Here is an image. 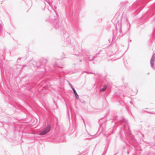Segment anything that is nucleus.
I'll return each instance as SVG.
<instances>
[{"mask_svg": "<svg viewBox=\"0 0 155 155\" xmlns=\"http://www.w3.org/2000/svg\"><path fill=\"white\" fill-rule=\"evenodd\" d=\"M72 90L73 91L74 94L75 95L76 99H78L79 98V96L78 94L77 93L75 89L74 88H72Z\"/></svg>", "mask_w": 155, "mask_h": 155, "instance_id": "7", "label": "nucleus"}, {"mask_svg": "<svg viewBox=\"0 0 155 155\" xmlns=\"http://www.w3.org/2000/svg\"><path fill=\"white\" fill-rule=\"evenodd\" d=\"M81 60H80V61L81 62Z\"/></svg>", "mask_w": 155, "mask_h": 155, "instance_id": "24", "label": "nucleus"}, {"mask_svg": "<svg viewBox=\"0 0 155 155\" xmlns=\"http://www.w3.org/2000/svg\"><path fill=\"white\" fill-rule=\"evenodd\" d=\"M125 131H126V130L125 131ZM125 133H126V132H125Z\"/></svg>", "mask_w": 155, "mask_h": 155, "instance_id": "26", "label": "nucleus"}, {"mask_svg": "<svg viewBox=\"0 0 155 155\" xmlns=\"http://www.w3.org/2000/svg\"><path fill=\"white\" fill-rule=\"evenodd\" d=\"M86 73L87 74H93V73H92L91 72H86Z\"/></svg>", "mask_w": 155, "mask_h": 155, "instance_id": "13", "label": "nucleus"}, {"mask_svg": "<svg viewBox=\"0 0 155 155\" xmlns=\"http://www.w3.org/2000/svg\"><path fill=\"white\" fill-rule=\"evenodd\" d=\"M33 65L35 67H39V64H38L37 62L34 61L33 63Z\"/></svg>", "mask_w": 155, "mask_h": 155, "instance_id": "9", "label": "nucleus"}, {"mask_svg": "<svg viewBox=\"0 0 155 155\" xmlns=\"http://www.w3.org/2000/svg\"><path fill=\"white\" fill-rule=\"evenodd\" d=\"M96 58V56H94V57H92V58L91 59L90 58L91 57H87V58L88 60L89 61H91L92 60H94V58Z\"/></svg>", "mask_w": 155, "mask_h": 155, "instance_id": "8", "label": "nucleus"}, {"mask_svg": "<svg viewBox=\"0 0 155 155\" xmlns=\"http://www.w3.org/2000/svg\"><path fill=\"white\" fill-rule=\"evenodd\" d=\"M53 25L54 26V27L56 29L60 28L61 26V25H60L58 23H57V21H54L53 23Z\"/></svg>", "mask_w": 155, "mask_h": 155, "instance_id": "6", "label": "nucleus"}, {"mask_svg": "<svg viewBox=\"0 0 155 155\" xmlns=\"http://www.w3.org/2000/svg\"><path fill=\"white\" fill-rule=\"evenodd\" d=\"M70 40V39H69V38H67V40H68H68Z\"/></svg>", "mask_w": 155, "mask_h": 155, "instance_id": "17", "label": "nucleus"}, {"mask_svg": "<svg viewBox=\"0 0 155 155\" xmlns=\"http://www.w3.org/2000/svg\"><path fill=\"white\" fill-rule=\"evenodd\" d=\"M51 129V125L50 124L48 125L43 130L39 133V135L41 136L45 135L50 131Z\"/></svg>", "mask_w": 155, "mask_h": 155, "instance_id": "2", "label": "nucleus"}, {"mask_svg": "<svg viewBox=\"0 0 155 155\" xmlns=\"http://www.w3.org/2000/svg\"><path fill=\"white\" fill-rule=\"evenodd\" d=\"M47 2L48 3V4H49V5L51 7V4L49 3V2Z\"/></svg>", "mask_w": 155, "mask_h": 155, "instance_id": "15", "label": "nucleus"}, {"mask_svg": "<svg viewBox=\"0 0 155 155\" xmlns=\"http://www.w3.org/2000/svg\"><path fill=\"white\" fill-rule=\"evenodd\" d=\"M150 114H153V113H152V112H150Z\"/></svg>", "mask_w": 155, "mask_h": 155, "instance_id": "21", "label": "nucleus"}, {"mask_svg": "<svg viewBox=\"0 0 155 155\" xmlns=\"http://www.w3.org/2000/svg\"><path fill=\"white\" fill-rule=\"evenodd\" d=\"M117 26L119 27V31H115L113 33V35L116 36L117 38L120 37L124 35L130 28V25L128 19L126 17H123L121 20V22H118L116 25Z\"/></svg>", "mask_w": 155, "mask_h": 155, "instance_id": "1", "label": "nucleus"}, {"mask_svg": "<svg viewBox=\"0 0 155 155\" xmlns=\"http://www.w3.org/2000/svg\"><path fill=\"white\" fill-rule=\"evenodd\" d=\"M69 85L71 87V86H72L70 84H69Z\"/></svg>", "mask_w": 155, "mask_h": 155, "instance_id": "20", "label": "nucleus"}, {"mask_svg": "<svg viewBox=\"0 0 155 155\" xmlns=\"http://www.w3.org/2000/svg\"><path fill=\"white\" fill-rule=\"evenodd\" d=\"M155 60V54L152 55L150 61V64L151 68L154 70H155V66L154 65V63Z\"/></svg>", "mask_w": 155, "mask_h": 155, "instance_id": "4", "label": "nucleus"}, {"mask_svg": "<svg viewBox=\"0 0 155 155\" xmlns=\"http://www.w3.org/2000/svg\"><path fill=\"white\" fill-rule=\"evenodd\" d=\"M142 136H143V137H144V135H143V134H142Z\"/></svg>", "mask_w": 155, "mask_h": 155, "instance_id": "22", "label": "nucleus"}, {"mask_svg": "<svg viewBox=\"0 0 155 155\" xmlns=\"http://www.w3.org/2000/svg\"><path fill=\"white\" fill-rule=\"evenodd\" d=\"M58 67H60L61 68H63L64 67V66L63 65H61V64H58L57 63H56L55 64Z\"/></svg>", "mask_w": 155, "mask_h": 155, "instance_id": "11", "label": "nucleus"}, {"mask_svg": "<svg viewBox=\"0 0 155 155\" xmlns=\"http://www.w3.org/2000/svg\"><path fill=\"white\" fill-rule=\"evenodd\" d=\"M106 151H104V152H103V153L102 154V155H105V154H106Z\"/></svg>", "mask_w": 155, "mask_h": 155, "instance_id": "12", "label": "nucleus"}, {"mask_svg": "<svg viewBox=\"0 0 155 155\" xmlns=\"http://www.w3.org/2000/svg\"><path fill=\"white\" fill-rule=\"evenodd\" d=\"M101 51H99V52H101Z\"/></svg>", "mask_w": 155, "mask_h": 155, "instance_id": "25", "label": "nucleus"}, {"mask_svg": "<svg viewBox=\"0 0 155 155\" xmlns=\"http://www.w3.org/2000/svg\"><path fill=\"white\" fill-rule=\"evenodd\" d=\"M119 120L121 122H125L126 123L124 125L125 130H127L129 131V134H130V127L127 124V120L123 117H122L121 119H120Z\"/></svg>", "mask_w": 155, "mask_h": 155, "instance_id": "3", "label": "nucleus"}, {"mask_svg": "<svg viewBox=\"0 0 155 155\" xmlns=\"http://www.w3.org/2000/svg\"><path fill=\"white\" fill-rule=\"evenodd\" d=\"M21 59V58H18V59Z\"/></svg>", "mask_w": 155, "mask_h": 155, "instance_id": "23", "label": "nucleus"}, {"mask_svg": "<svg viewBox=\"0 0 155 155\" xmlns=\"http://www.w3.org/2000/svg\"><path fill=\"white\" fill-rule=\"evenodd\" d=\"M82 119H83V122H84V125H85V122H84V119H83V118H82Z\"/></svg>", "mask_w": 155, "mask_h": 155, "instance_id": "16", "label": "nucleus"}, {"mask_svg": "<svg viewBox=\"0 0 155 155\" xmlns=\"http://www.w3.org/2000/svg\"><path fill=\"white\" fill-rule=\"evenodd\" d=\"M44 63H47V60H44Z\"/></svg>", "mask_w": 155, "mask_h": 155, "instance_id": "14", "label": "nucleus"}, {"mask_svg": "<svg viewBox=\"0 0 155 155\" xmlns=\"http://www.w3.org/2000/svg\"><path fill=\"white\" fill-rule=\"evenodd\" d=\"M71 87L72 89V88H74L72 86H71Z\"/></svg>", "mask_w": 155, "mask_h": 155, "instance_id": "18", "label": "nucleus"}, {"mask_svg": "<svg viewBox=\"0 0 155 155\" xmlns=\"http://www.w3.org/2000/svg\"><path fill=\"white\" fill-rule=\"evenodd\" d=\"M155 32V30H154V31H153V34H154Z\"/></svg>", "mask_w": 155, "mask_h": 155, "instance_id": "19", "label": "nucleus"}, {"mask_svg": "<svg viewBox=\"0 0 155 155\" xmlns=\"http://www.w3.org/2000/svg\"><path fill=\"white\" fill-rule=\"evenodd\" d=\"M107 88V86L105 85L104 87L101 89V91L103 92Z\"/></svg>", "mask_w": 155, "mask_h": 155, "instance_id": "10", "label": "nucleus"}, {"mask_svg": "<svg viewBox=\"0 0 155 155\" xmlns=\"http://www.w3.org/2000/svg\"><path fill=\"white\" fill-rule=\"evenodd\" d=\"M106 52L107 56L110 57L112 55V52L111 51V49L109 47H107L105 49H103Z\"/></svg>", "mask_w": 155, "mask_h": 155, "instance_id": "5", "label": "nucleus"}]
</instances>
